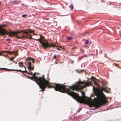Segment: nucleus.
Here are the masks:
<instances>
[{"label": "nucleus", "mask_w": 121, "mask_h": 121, "mask_svg": "<svg viewBox=\"0 0 121 121\" xmlns=\"http://www.w3.org/2000/svg\"><path fill=\"white\" fill-rule=\"evenodd\" d=\"M35 74L36 73H34L33 74L32 76H34L35 78L37 79L39 81L44 83L49 88H54L56 91H59L60 92L64 93H66L67 94L72 96L78 101L82 103V97L79 96L76 93L70 91V90L74 91L82 90V86L80 85V84H82V81H79L78 82L76 85H73L70 86H69V89H68L66 88V86L64 85L49 83L48 81L45 79L44 76L42 77H38L36 76Z\"/></svg>", "instance_id": "f257e3e1"}, {"label": "nucleus", "mask_w": 121, "mask_h": 121, "mask_svg": "<svg viewBox=\"0 0 121 121\" xmlns=\"http://www.w3.org/2000/svg\"><path fill=\"white\" fill-rule=\"evenodd\" d=\"M4 26L3 25H0V35H4L6 34L8 35V36L9 37H12L13 36L16 35L18 33H22V36H17V37L18 39H22L29 37L31 39L32 35L30 34V33H32L33 31L29 29H27L23 30L20 31L18 32H13L10 31V32H7L4 29L2 28L4 27Z\"/></svg>", "instance_id": "f03ea898"}, {"label": "nucleus", "mask_w": 121, "mask_h": 121, "mask_svg": "<svg viewBox=\"0 0 121 121\" xmlns=\"http://www.w3.org/2000/svg\"><path fill=\"white\" fill-rule=\"evenodd\" d=\"M29 79L32 80H34V81L39 85L40 88L43 91H44L46 88L48 87L46 85H45L44 83H42L41 82L39 81L37 79L35 78L34 76L30 77L29 78Z\"/></svg>", "instance_id": "7ed1b4c3"}, {"label": "nucleus", "mask_w": 121, "mask_h": 121, "mask_svg": "<svg viewBox=\"0 0 121 121\" xmlns=\"http://www.w3.org/2000/svg\"><path fill=\"white\" fill-rule=\"evenodd\" d=\"M35 40L36 41H39V43L42 44L44 49H46V46L47 44V42L46 40H45L44 42H43L42 41V40L41 39L40 37L39 38L37 39H35Z\"/></svg>", "instance_id": "20e7f679"}, {"label": "nucleus", "mask_w": 121, "mask_h": 121, "mask_svg": "<svg viewBox=\"0 0 121 121\" xmlns=\"http://www.w3.org/2000/svg\"><path fill=\"white\" fill-rule=\"evenodd\" d=\"M13 70L14 71H16L18 72H22L23 73H24L25 72L28 73L29 74H31L32 75H33L32 72H31L30 73H29L28 72L26 71V70H25L22 71L21 70H17V69H13Z\"/></svg>", "instance_id": "39448f33"}, {"label": "nucleus", "mask_w": 121, "mask_h": 121, "mask_svg": "<svg viewBox=\"0 0 121 121\" xmlns=\"http://www.w3.org/2000/svg\"><path fill=\"white\" fill-rule=\"evenodd\" d=\"M51 47H52L53 48L57 47V46L53 44H49L48 42H47V44L46 46V48H50Z\"/></svg>", "instance_id": "423d86ee"}, {"label": "nucleus", "mask_w": 121, "mask_h": 121, "mask_svg": "<svg viewBox=\"0 0 121 121\" xmlns=\"http://www.w3.org/2000/svg\"><path fill=\"white\" fill-rule=\"evenodd\" d=\"M29 65L28 67V69L30 71L31 70H33L34 69V67L33 65H32L30 62H29L28 63Z\"/></svg>", "instance_id": "0eeeda50"}, {"label": "nucleus", "mask_w": 121, "mask_h": 121, "mask_svg": "<svg viewBox=\"0 0 121 121\" xmlns=\"http://www.w3.org/2000/svg\"><path fill=\"white\" fill-rule=\"evenodd\" d=\"M18 64L19 65V66L21 67H24V70H26V67L25 66L23 65V64L22 62H19Z\"/></svg>", "instance_id": "6e6552de"}, {"label": "nucleus", "mask_w": 121, "mask_h": 121, "mask_svg": "<svg viewBox=\"0 0 121 121\" xmlns=\"http://www.w3.org/2000/svg\"><path fill=\"white\" fill-rule=\"evenodd\" d=\"M34 58H31V57H28L26 58V61H32V63H34Z\"/></svg>", "instance_id": "1a4fd4ad"}, {"label": "nucleus", "mask_w": 121, "mask_h": 121, "mask_svg": "<svg viewBox=\"0 0 121 121\" xmlns=\"http://www.w3.org/2000/svg\"><path fill=\"white\" fill-rule=\"evenodd\" d=\"M5 52L6 53H10V55H11V54H14V53H15L16 52H15V51H13V52H10L9 51H5Z\"/></svg>", "instance_id": "9d476101"}, {"label": "nucleus", "mask_w": 121, "mask_h": 121, "mask_svg": "<svg viewBox=\"0 0 121 121\" xmlns=\"http://www.w3.org/2000/svg\"><path fill=\"white\" fill-rule=\"evenodd\" d=\"M66 39L69 40H71L72 39V38L71 37H67Z\"/></svg>", "instance_id": "9b49d317"}, {"label": "nucleus", "mask_w": 121, "mask_h": 121, "mask_svg": "<svg viewBox=\"0 0 121 121\" xmlns=\"http://www.w3.org/2000/svg\"><path fill=\"white\" fill-rule=\"evenodd\" d=\"M91 79L93 80L94 82L96 80V78L93 76H92L91 77Z\"/></svg>", "instance_id": "f8f14e48"}, {"label": "nucleus", "mask_w": 121, "mask_h": 121, "mask_svg": "<svg viewBox=\"0 0 121 121\" xmlns=\"http://www.w3.org/2000/svg\"><path fill=\"white\" fill-rule=\"evenodd\" d=\"M16 56V54L15 55V56L14 57H11L10 58V61L13 60V59H14Z\"/></svg>", "instance_id": "ddd939ff"}, {"label": "nucleus", "mask_w": 121, "mask_h": 121, "mask_svg": "<svg viewBox=\"0 0 121 121\" xmlns=\"http://www.w3.org/2000/svg\"><path fill=\"white\" fill-rule=\"evenodd\" d=\"M69 7L71 10H72L73 9V6L72 4L70 5Z\"/></svg>", "instance_id": "4468645a"}, {"label": "nucleus", "mask_w": 121, "mask_h": 121, "mask_svg": "<svg viewBox=\"0 0 121 121\" xmlns=\"http://www.w3.org/2000/svg\"><path fill=\"white\" fill-rule=\"evenodd\" d=\"M89 41L88 40H86L85 42V43L86 44H87L89 43Z\"/></svg>", "instance_id": "2eb2a0df"}, {"label": "nucleus", "mask_w": 121, "mask_h": 121, "mask_svg": "<svg viewBox=\"0 0 121 121\" xmlns=\"http://www.w3.org/2000/svg\"><path fill=\"white\" fill-rule=\"evenodd\" d=\"M94 82L95 85H96L97 86H98L99 84L97 82L95 81Z\"/></svg>", "instance_id": "dca6fc26"}, {"label": "nucleus", "mask_w": 121, "mask_h": 121, "mask_svg": "<svg viewBox=\"0 0 121 121\" xmlns=\"http://www.w3.org/2000/svg\"><path fill=\"white\" fill-rule=\"evenodd\" d=\"M53 58L56 60V55H55L53 57Z\"/></svg>", "instance_id": "f3484780"}, {"label": "nucleus", "mask_w": 121, "mask_h": 121, "mask_svg": "<svg viewBox=\"0 0 121 121\" xmlns=\"http://www.w3.org/2000/svg\"><path fill=\"white\" fill-rule=\"evenodd\" d=\"M18 2V1H16V0L14 1V2H13V4H15L16 3H17Z\"/></svg>", "instance_id": "a211bd4d"}, {"label": "nucleus", "mask_w": 121, "mask_h": 121, "mask_svg": "<svg viewBox=\"0 0 121 121\" xmlns=\"http://www.w3.org/2000/svg\"><path fill=\"white\" fill-rule=\"evenodd\" d=\"M27 14H24L22 15V17H25L26 16H27Z\"/></svg>", "instance_id": "6ab92c4d"}, {"label": "nucleus", "mask_w": 121, "mask_h": 121, "mask_svg": "<svg viewBox=\"0 0 121 121\" xmlns=\"http://www.w3.org/2000/svg\"><path fill=\"white\" fill-rule=\"evenodd\" d=\"M16 52L15 53H15V55L16 54V56L17 55H18V54H17V51H16V52Z\"/></svg>", "instance_id": "aec40b11"}, {"label": "nucleus", "mask_w": 121, "mask_h": 121, "mask_svg": "<svg viewBox=\"0 0 121 121\" xmlns=\"http://www.w3.org/2000/svg\"><path fill=\"white\" fill-rule=\"evenodd\" d=\"M56 49H57V50H59V51H61V49H60L59 48H56Z\"/></svg>", "instance_id": "412c9836"}, {"label": "nucleus", "mask_w": 121, "mask_h": 121, "mask_svg": "<svg viewBox=\"0 0 121 121\" xmlns=\"http://www.w3.org/2000/svg\"><path fill=\"white\" fill-rule=\"evenodd\" d=\"M40 37H41V36L43 38H44V37L43 36H42L41 35H39Z\"/></svg>", "instance_id": "4be33fe9"}, {"label": "nucleus", "mask_w": 121, "mask_h": 121, "mask_svg": "<svg viewBox=\"0 0 121 121\" xmlns=\"http://www.w3.org/2000/svg\"><path fill=\"white\" fill-rule=\"evenodd\" d=\"M2 69L3 70H8V69H6V68H3Z\"/></svg>", "instance_id": "5701e85b"}, {"label": "nucleus", "mask_w": 121, "mask_h": 121, "mask_svg": "<svg viewBox=\"0 0 121 121\" xmlns=\"http://www.w3.org/2000/svg\"><path fill=\"white\" fill-rule=\"evenodd\" d=\"M25 75L27 76L28 78H30V77H29V76H27V75H26V74H25Z\"/></svg>", "instance_id": "b1692460"}, {"label": "nucleus", "mask_w": 121, "mask_h": 121, "mask_svg": "<svg viewBox=\"0 0 121 121\" xmlns=\"http://www.w3.org/2000/svg\"><path fill=\"white\" fill-rule=\"evenodd\" d=\"M6 41L9 40H11L10 39H6Z\"/></svg>", "instance_id": "393cba45"}, {"label": "nucleus", "mask_w": 121, "mask_h": 121, "mask_svg": "<svg viewBox=\"0 0 121 121\" xmlns=\"http://www.w3.org/2000/svg\"><path fill=\"white\" fill-rule=\"evenodd\" d=\"M57 47L61 48L62 47L61 46H57Z\"/></svg>", "instance_id": "a878e982"}, {"label": "nucleus", "mask_w": 121, "mask_h": 121, "mask_svg": "<svg viewBox=\"0 0 121 121\" xmlns=\"http://www.w3.org/2000/svg\"><path fill=\"white\" fill-rule=\"evenodd\" d=\"M2 55L3 56H5V57H6L7 56H5L4 55Z\"/></svg>", "instance_id": "bb28decb"}, {"label": "nucleus", "mask_w": 121, "mask_h": 121, "mask_svg": "<svg viewBox=\"0 0 121 121\" xmlns=\"http://www.w3.org/2000/svg\"><path fill=\"white\" fill-rule=\"evenodd\" d=\"M71 62L72 63H73V60H71Z\"/></svg>", "instance_id": "cd10ccee"}, {"label": "nucleus", "mask_w": 121, "mask_h": 121, "mask_svg": "<svg viewBox=\"0 0 121 121\" xmlns=\"http://www.w3.org/2000/svg\"><path fill=\"white\" fill-rule=\"evenodd\" d=\"M102 90H104V89H105L104 88H102Z\"/></svg>", "instance_id": "c85d7f7f"}, {"label": "nucleus", "mask_w": 121, "mask_h": 121, "mask_svg": "<svg viewBox=\"0 0 121 121\" xmlns=\"http://www.w3.org/2000/svg\"><path fill=\"white\" fill-rule=\"evenodd\" d=\"M5 51H3L2 52V53H4L5 52Z\"/></svg>", "instance_id": "c756f323"}, {"label": "nucleus", "mask_w": 121, "mask_h": 121, "mask_svg": "<svg viewBox=\"0 0 121 121\" xmlns=\"http://www.w3.org/2000/svg\"><path fill=\"white\" fill-rule=\"evenodd\" d=\"M1 55H2L1 53H0V56Z\"/></svg>", "instance_id": "7c9ffc66"}, {"label": "nucleus", "mask_w": 121, "mask_h": 121, "mask_svg": "<svg viewBox=\"0 0 121 121\" xmlns=\"http://www.w3.org/2000/svg\"><path fill=\"white\" fill-rule=\"evenodd\" d=\"M1 3L0 2V5L1 4Z\"/></svg>", "instance_id": "2f4dec72"}, {"label": "nucleus", "mask_w": 121, "mask_h": 121, "mask_svg": "<svg viewBox=\"0 0 121 121\" xmlns=\"http://www.w3.org/2000/svg\"><path fill=\"white\" fill-rule=\"evenodd\" d=\"M23 4H22V5H23Z\"/></svg>", "instance_id": "473e14b6"}, {"label": "nucleus", "mask_w": 121, "mask_h": 121, "mask_svg": "<svg viewBox=\"0 0 121 121\" xmlns=\"http://www.w3.org/2000/svg\"><path fill=\"white\" fill-rule=\"evenodd\" d=\"M80 110L78 111L79 112L80 111Z\"/></svg>", "instance_id": "72a5a7b5"}]
</instances>
